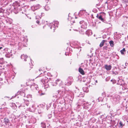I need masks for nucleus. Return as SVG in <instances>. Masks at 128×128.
<instances>
[{
    "label": "nucleus",
    "mask_w": 128,
    "mask_h": 128,
    "mask_svg": "<svg viewBox=\"0 0 128 128\" xmlns=\"http://www.w3.org/2000/svg\"><path fill=\"white\" fill-rule=\"evenodd\" d=\"M73 81V80L72 77H69L65 80V85L70 86L71 84Z\"/></svg>",
    "instance_id": "nucleus-1"
},
{
    "label": "nucleus",
    "mask_w": 128,
    "mask_h": 128,
    "mask_svg": "<svg viewBox=\"0 0 128 128\" xmlns=\"http://www.w3.org/2000/svg\"><path fill=\"white\" fill-rule=\"evenodd\" d=\"M12 50L9 49H8L7 50V54L6 55V56L8 58L11 57L12 55Z\"/></svg>",
    "instance_id": "nucleus-2"
},
{
    "label": "nucleus",
    "mask_w": 128,
    "mask_h": 128,
    "mask_svg": "<svg viewBox=\"0 0 128 128\" xmlns=\"http://www.w3.org/2000/svg\"><path fill=\"white\" fill-rule=\"evenodd\" d=\"M59 24V22L58 21H54L53 22V24L52 26H51L50 28L51 29H53V30H54L56 26H57L56 25H58Z\"/></svg>",
    "instance_id": "nucleus-3"
},
{
    "label": "nucleus",
    "mask_w": 128,
    "mask_h": 128,
    "mask_svg": "<svg viewBox=\"0 0 128 128\" xmlns=\"http://www.w3.org/2000/svg\"><path fill=\"white\" fill-rule=\"evenodd\" d=\"M57 92H58V95H55V96L54 95L53 96V97L56 98L58 96V94H59L61 96H63L64 95V93L63 91H61L60 90H58L57 91Z\"/></svg>",
    "instance_id": "nucleus-4"
},
{
    "label": "nucleus",
    "mask_w": 128,
    "mask_h": 128,
    "mask_svg": "<svg viewBox=\"0 0 128 128\" xmlns=\"http://www.w3.org/2000/svg\"><path fill=\"white\" fill-rule=\"evenodd\" d=\"M40 8V6L39 5H37L35 6H33L32 7V10L34 11Z\"/></svg>",
    "instance_id": "nucleus-5"
},
{
    "label": "nucleus",
    "mask_w": 128,
    "mask_h": 128,
    "mask_svg": "<svg viewBox=\"0 0 128 128\" xmlns=\"http://www.w3.org/2000/svg\"><path fill=\"white\" fill-rule=\"evenodd\" d=\"M104 68L107 70H110L112 66L110 65H108L107 64H105L104 65Z\"/></svg>",
    "instance_id": "nucleus-6"
},
{
    "label": "nucleus",
    "mask_w": 128,
    "mask_h": 128,
    "mask_svg": "<svg viewBox=\"0 0 128 128\" xmlns=\"http://www.w3.org/2000/svg\"><path fill=\"white\" fill-rule=\"evenodd\" d=\"M42 82L43 84H46L48 82V79L45 77L42 79Z\"/></svg>",
    "instance_id": "nucleus-7"
},
{
    "label": "nucleus",
    "mask_w": 128,
    "mask_h": 128,
    "mask_svg": "<svg viewBox=\"0 0 128 128\" xmlns=\"http://www.w3.org/2000/svg\"><path fill=\"white\" fill-rule=\"evenodd\" d=\"M83 27L82 26L81 27V28L82 29L81 30H80V29H78V31L79 32H80V33H81L82 34H84V32H85L86 31V30L85 29H84L83 28H82Z\"/></svg>",
    "instance_id": "nucleus-8"
},
{
    "label": "nucleus",
    "mask_w": 128,
    "mask_h": 128,
    "mask_svg": "<svg viewBox=\"0 0 128 128\" xmlns=\"http://www.w3.org/2000/svg\"><path fill=\"white\" fill-rule=\"evenodd\" d=\"M56 83L57 84H58L60 86H61L62 84V81L59 79H57L56 81Z\"/></svg>",
    "instance_id": "nucleus-9"
},
{
    "label": "nucleus",
    "mask_w": 128,
    "mask_h": 128,
    "mask_svg": "<svg viewBox=\"0 0 128 128\" xmlns=\"http://www.w3.org/2000/svg\"><path fill=\"white\" fill-rule=\"evenodd\" d=\"M21 58L22 59H24L25 61H26V58H28V56L26 55L23 54L21 55Z\"/></svg>",
    "instance_id": "nucleus-10"
},
{
    "label": "nucleus",
    "mask_w": 128,
    "mask_h": 128,
    "mask_svg": "<svg viewBox=\"0 0 128 128\" xmlns=\"http://www.w3.org/2000/svg\"><path fill=\"white\" fill-rule=\"evenodd\" d=\"M79 72L82 75H84L85 74L84 72L83 69L80 68H79L78 69Z\"/></svg>",
    "instance_id": "nucleus-11"
},
{
    "label": "nucleus",
    "mask_w": 128,
    "mask_h": 128,
    "mask_svg": "<svg viewBox=\"0 0 128 128\" xmlns=\"http://www.w3.org/2000/svg\"><path fill=\"white\" fill-rule=\"evenodd\" d=\"M4 122L6 125H9L10 124L9 123V120L7 118H4Z\"/></svg>",
    "instance_id": "nucleus-12"
},
{
    "label": "nucleus",
    "mask_w": 128,
    "mask_h": 128,
    "mask_svg": "<svg viewBox=\"0 0 128 128\" xmlns=\"http://www.w3.org/2000/svg\"><path fill=\"white\" fill-rule=\"evenodd\" d=\"M86 34L88 36L91 35L92 34L91 30H89L87 31L86 32Z\"/></svg>",
    "instance_id": "nucleus-13"
},
{
    "label": "nucleus",
    "mask_w": 128,
    "mask_h": 128,
    "mask_svg": "<svg viewBox=\"0 0 128 128\" xmlns=\"http://www.w3.org/2000/svg\"><path fill=\"white\" fill-rule=\"evenodd\" d=\"M114 100L116 102H118L119 100V96H116V97L114 98Z\"/></svg>",
    "instance_id": "nucleus-14"
},
{
    "label": "nucleus",
    "mask_w": 128,
    "mask_h": 128,
    "mask_svg": "<svg viewBox=\"0 0 128 128\" xmlns=\"http://www.w3.org/2000/svg\"><path fill=\"white\" fill-rule=\"evenodd\" d=\"M96 17L98 18L99 20H100L104 22V19L102 18V16L101 15L98 16V15H97L96 16Z\"/></svg>",
    "instance_id": "nucleus-15"
},
{
    "label": "nucleus",
    "mask_w": 128,
    "mask_h": 128,
    "mask_svg": "<svg viewBox=\"0 0 128 128\" xmlns=\"http://www.w3.org/2000/svg\"><path fill=\"white\" fill-rule=\"evenodd\" d=\"M106 42V40H103L102 42H101L100 43V47H102L104 45V42Z\"/></svg>",
    "instance_id": "nucleus-16"
},
{
    "label": "nucleus",
    "mask_w": 128,
    "mask_h": 128,
    "mask_svg": "<svg viewBox=\"0 0 128 128\" xmlns=\"http://www.w3.org/2000/svg\"><path fill=\"white\" fill-rule=\"evenodd\" d=\"M24 92V90H21L20 92V94L23 96H25V94Z\"/></svg>",
    "instance_id": "nucleus-17"
},
{
    "label": "nucleus",
    "mask_w": 128,
    "mask_h": 128,
    "mask_svg": "<svg viewBox=\"0 0 128 128\" xmlns=\"http://www.w3.org/2000/svg\"><path fill=\"white\" fill-rule=\"evenodd\" d=\"M45 9L46 10L48 11L50 9V6L49 5H46L45 6Z\"/></svg>",
    "instance_id": "nucleus-18"
},
{
    "label": "nucleus",
    "mask_w": 128,
    "mask_h": 128,
    "mask_svg": "<svg viewBox=\"0 0 128 128\" xmlns=\"http://www.w3.org/2000/svg\"><path fill=\"white\" fill-rule=\"evenodd\" d=\"M83 90L84 92H88V88L86 87H83Z\"/></svg>",
    "instance_id": "nucleus-19"
},
{
    "label": "nucleus",
    "mask_w": 128,
    "mask_h": 128,
    "mask_svg": "<svg viewBox=\"0 0 128 128\" xmlns=\"http://www.w3.org/2000/svg\"><path fill=\"white\" fill-rule=\"evenodd\" d=\"M109 44L110 46L112 47H113L114 46V42L112 40H111L109 42Z\"/></svg>",
    "instance_id": "nucleus-20"
},
{
    "label": "nucleus",
    "mask_w": 128,
    "mask_h": 128,
    "mask_svg": "<svg viewBox=\"0 0 128 128\" xmlns=\"http://www.w3.org/2000/svg\"><path fill=\"white\" fill-rule=\"evenodd\" d=\"M125 49L124 48H123L122 50H121L120 51V52L122 54H124V52H126Z\"/></svg>",
    "instance_id": "nucleus-21"
},
{
    "label": "nucleus",
    "mask_w": 128,
    "mask_h": 128,
    "mask_svg": "<svg viewBox=\"0 0 128 128\" xmlns=\"http://www.w3.org/2000/svg\"><path fill=\"white\" fill-rule=\"evenodd\" d=\"M104 98L103 97H100L98 99V102L102 101Z\"/></svg>",
    "instance_id": "nucleus-22"
},
{
    "label": "nucleus",
    "mask_w": 128,
    "mask_h": 128,
    "mask_svg": "<svg viewBox=\"0 0 128 128\" xmlns=\"http://www.w3.org/2000/svg\"><path fill=\"white\" fill-rule=\"evenodd\" d=\"M122 88L123 90H124L125 91L124 92H128V88H125L124 87H122Z\"/></svg>",
    "instance_id": "nucleus-23"
},
{
    "label": "nucleus",
    "mask_w": 128,
    "mask_h": 128,
    "mask_svg": "<svg viewBox=\"0 0 128 128\" xmlns=\"http://www.w3.org/2000/svg\"><path fill=\"white\" fill-rule=\"evenodd\" d=\"M44 84V87L45 88H48L49 86V85L48 83V82L46 84Z\"/></svg>",
    "instance_id": "nucleus-24"
},
{
    "label": "nucleus",
    "mask_w": 128,
    "mask_h": 128,
    "mask_svg": "<svg viewBox=\"0 0 128 128\" xmlns=\"http://www.w3.org/2000/svg\"><path fill=\"white\" fill-rule=\"evenodd\" d=\"M121 66H122L121 67L122 68H126V64H124V65H123L122 64H121Z\"/></svg>",
    "instance_id": "nucleus-25"
},
{
    "label": "nucleus",
    "mask_w": 128,
    "mask_h": 128,
    "mask_svg": "<svg viewBox=\"0 0 128 128\" xmlns=\"http://www.w3.org/2000/svg\"><path fill=\"white\" fill-rule=\"evenodd\" d=\"M25 103L26 104V105L27 106H28V105L29 103V102L28 100H26L25 102Z\"/></svg>",
    "instance_id": "nucleus-26"
},
{
    "label": "nucleus",
    "mask_w": 128,
    "mask_h": 128,
    "mask_svg": "<svg viewBox=\"0 0 128 128\" xmlns=\"http://www.w3.org/2000/svg\"><path fill=\"white\" fill-rule=\"evenodd\" d=\"M4 10L1 8H0V13H3V12Z\"/></svg>",
    "instance_id": "nucleus-27"
},
{
    "label": "nucleus",
    "mask_w": 128,
    "mask_h": 128,
    "mask_svg": "<svg viewBox=\"0 0 128 128\" xmlns=\"http://www.w3.org/2000/svg\"><path fill=\"white\" fill-rule=\"evenodd\" d=\"M12 104L13 106H14V109L16 108L17 107V106H16L15 104L14 103H12Z\"/></svg>",
    "instance_id": "nucleus-28"
},
{
    "label": "nucleus",
    "mask_w": 128,
    "mask_h": 128,
    "mask_svg": "<svg viewBox=\"0 0 128 128\" xmlns=\"http://www.w3.org/2000/svg\"><path fill=\"white\" fill-rule=\"evenodd\" d=\"M119 124L120 125V126H122V127L124 126V125H123L122 124V122L121 121H120V122Z\"/></svg>",
    "instance_id": "nucleus-29"
},
{
    "label": "nucleus",
    "mask_w": 128,
    "mask_h": 128,
    "mask_svg": "<svg viewBox=\"0 0 128 128\" xmlns=\"http://www.w3.org/2000/svg\"><path fill=\"white\" fill-rule=\"evenodd\" d=\"M9 124L10 125L9 126H8L9 128H12V125L11 124H10V123Z\"/></svg>",
    "instance_id": "nucleus-30"
},
{
    "label": "nucleus",
    "mask_w": 128,
    "mask_h": 128,
    "mask_svg": "<svg viewBox=\"0 0 128 128\" xmlns=\"http://www.w3.org/2000/svg\"><path fill=\"white\" fill-rule=\"evenodd\" d=\"M102 97L104 98V96H105V93L104 92L103 93H102Z\"/></svg>",
    "instance_id": "nucleus-31"
},
{
    "label": "nucleus",
    "mask_w": 128,
    "mask_h": 128,
    "mask_svg": "<svg viewBox=\"0 0 128 128\" xmlns=\"http://www.w3.org/2000/svg\"><path fill=\"white\" fill-rule=\"evenodd\" d=\"M33 105H32V106H31V107H30V108H29L30 110H32V108H33Z\"/></svg>",
    "instance_id": "nucleus-32"
},
{
    "label": "nucleus",
    "mask_w": 128,
    "mask_h": 128,
    "mask_svg": "<svg viewBox=\"0 0 128 128\" xmlns=\"http://www.w3.org/2000/svg\"><path fill=\"white\" fill-rule=\"evenodd\" d=\"M2 124V120H0V125H1Z\"/></svg>",
    "instance_id": "nucleus-33"
},
{
    "label": "nucleus",
    "mask_w": 128,
    "mask_h": 128,
    "mask_svg": "<svg viewBox=\"0 0 128 128\" xmlns=\"http://www.w3.org/2000/svg\"><path fill=\"white\" fill-rule=\"evenodd\" d=\"M40 22L38 20L36 21V23L38 24H39V23Z\"/></svg>",
    "instance_id": "nucleus-34"
},
{
    "label": "nucleus",
    "mask_w": 128,
    "mask_h": 128,
    "mask_svg": "<svg viewBox=\"0 0 128 128\" xmlns=\"http://www.w3.org/2000/svg\"><path fill=\"white\" fill-rule=\"evenodd\" d=\"M86 10H82V11L83 12H86Z\"/></svg>",
    "instance_id": "nucleus-35"
},
{
    "label": "nucleus",
    "mask_w": 128,
    "mask_h": 128,
    "mask_svg": "<svg viewBox=\"0 0 128 128\" xmlns=\"http://www.w3.org/2000/svg\"><path fill=\"white\" fill-rule=\"evenodd\" d=\"M2 48V47H0V50Z\"/></svg>",
    "instance_id": "nucleus-36"
},
{
    "label": "nucleus",
    "mask_w": 128,
    "mask_h": 128,
    "mask_svg": "<svg viewBox=\"0 0 128 128\" xmlns=\"http://www.w3.org/2000/svg\"><path fill=\"white\" fill-rule=\"evenodd\" d=\"M96 83H97V82H98L97 80H96Z\"/></svg>",
    "instance_id": "nucleus-37"
},
{
    "label": "nucleus",
    "mask_w": 128,
    "mask_h": 128,
    "mask_svg": "<svg viewBox=\"0 0 128 128\" xmlns=\"http://www.w3.org/2000/svg\"><path fill=\"white\" fill-rule=\"evenodd\" d=\"M26 84H27V86H28L29 85V84H27V82L26 83Z\"/></svg>",
    "instance_id": "nucleus-38"
},
{
    "label": "nucleus",
    "mask_w": 128,
    "mask_h": 128,
    "mask_svg": "<svg viewBox=\"0 0 128 128\" xmlns=\"http://www.w3.org/2000/svg\"><path fill=\"white\" fill-rule=\"evenodd\" d=\"M105 47L106 48V46H104V48H105Z\"/></svg>",
    "instance_id": "nucleus-39"
},
{
    "label": "nucleus",
    "mask_w": 128,
    "mask_h": 128,
    "mask_svg": "<svg viewBox=\"0 0 128 128\" xmlns=\"http://www.w3.org/2000/svg\"><path fill=\"white\" fill-rule=\"evenodd\" d=\"M120 85H121H121H122V84H120Z\"/></svg>",
    "instance_id": "nucleus-40"
}]
</instances>
